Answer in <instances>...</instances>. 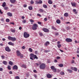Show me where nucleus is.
Returning <instances> with one entry per match:
<instances>
[{"instance_id":"1","label":"nucleus","mask_w":79,"mask_h":79,"mask_svg":"<svg viewBox=\"0 0 79 79\" xmlns=\"http://www.w3.org/2000/svg\"><path fill=\"white\" fill-rule=\"evenodd\" d=\"M30 59L31 60H33V58H34V59H38V57H37V56L36 55H34V54L31 53L30 54Z\"/></svg>"},{"instance_id":"2","label":"nucleus","mask_w":79,"mask_h":79,"mask_svg":"<svg viewBox=\"0 0 79 79\" xmlns=\"http://www.w3.org/2000/svg\"><path fill=\"white\" fill-rule=\"evenodd\" d=\"M45 67H46V66H45V64L44 63H43L42 64H41L40 65V68L41 69H44L45 68Z\"/></svg>"},{"instance_id":"3","label":"nucleus","mask_w":79,"mask_h":79,"mask_svg":"<svg viewBox=\"0 0 79 79\" xmlns=\"http://www.w3.org/2000/svg\"><path fill=\"white\" fill-rule=\"evenodd\" d=\"M33 26L32 27V29L33 30H35L37 29V27H38V25L37 24L35 23Z\"/></svg>"},{"instance_id":"4","label":"nucleus","mask_w":79,"mask_h":79,"mask_svg":"<svg viewBox=\"0 0 79 79\" xmlns=\"http://www.w3.org/2000/svg\"><path fill=\"white\" fill-rule=\"evenodd\" d=\"M30 36V35L28 34L27 33L25 32L23 34V36L25 38H28Z\"/></svg>"},{"instance_id":"5","label":"nucleus","mask_w":79,"mask_h":79,"mask_svg":"<svg viewBox=\"0 0 79 79\" xmlns=\"http://www.w3.org/2000/svg\"><path fill=\"white\" fill-rule=\"evenodd\" d=\"M5 50L6 52H11V49H10V48H9V47L8 46L5 47Z\"/></svg>"},{"instance_id":"6","label":"nucleus","mask_w":79,"mask_h":79,"mask_svg":"<svg viewBox=\"0 0 79 79\" xmlns=\"http://www.w3.org/2000/svg\"><path fill=\"white\" fill-rule=\"evenodd\" d=\"M65 41L67 42H71L72 41V39L70 38H66L65 39Z\"/></svg>"},{"instance_id":"7","label":"nucleus","mask_w":79,"mask_h":79,"mask_svg":"<svg viewBox=\"0 0 79 79\" xmlns=\"http://www.w3.org/2000/svg\"><path fill=\"white\" fill-rule=\"evenodd\" d=\"M17 55L18 56H20V55H21V52L19 51H16Z\"/></svg>"},{"instance_id":"8","label":"nucleus","mask_w":79,"mask_h":79,"mask_svg":"<svg viewBox=\"0 0 79 79\" xmlns=\"http://www.w3.org/2000/svg\"><path fill=\"white\" fill-rule=\"evenodd\" d=\"M42 64V63L40 62L38 63H36L35 64V65H36V66H39V65Z\"/></svg>"},{"instance_id":"9","label":"nucleus","mask_w":79,"mask_h":79,"mask_svg":"<svg viewBox=\"0 0 79 79\" xmlns=\"http://www.w3.org/2000/svg\"><path fill=\"white\" fill-rule=\"evenodd\" d=\"M43 30L45 32H48V29H46L45 28L43 29Z\"/></svg>"},{"instance_id":"10","label":"nucleus","mask_w":79,"mask_h":79,"mask_svg":"<svg viewBox=\"0 0 79 79\" xmlns=\"http://www.w3.org/2000/svg\"><path fill=\"white\" fill-rule=\"evenodd\" d=\"M71 4L72 6H74V7H75V6H76V4L74 2H71Z\"/></svg>"},{"instance_id":"11","label":"nucleus","mask_w":79,"mask_h":79,"mask_svg":"<svg viewBox=\"0 0 79 79\" xmlns=\"http://www.w3.org/2000/svg\"><path fill=\"white\" fill-rule=\"evenodd\" d=\"M49 44H50V42L48 41H47L46 43H45L44 45L47 47L48 45H49Z\"/></svg>"},{"instance_id":"12","label":"nucleus","mask_w":79,"mask_h":79,"mask_svg":"<svg viewBox=\"0 0 79 79\" xmlns=\"http://www.w3.org/2000/svg\"><path fill=\"white\" fill-rule=\"evenodd\" d=\"M8 44H9V45H12V46H13V45H14V43H12L11 42H9L8 43Z\"/></svg>"},{"instance_id":"13","label":"nucleus","mask_w":79,"mask_h":79,"mask_svg":"<svg viewBox=\"0 0 79 79\" xmlns=\"http://www.w3.org/2000/svg\"><path fill=\"white\" fill-rule=\"evenodd\" d=\"M13 69H18V66L16 65H15L13 67Z\"/></svg>"},{"instance_id":"14","label":"nucleus","mask_w":79,"mask_h":79,"mask_svg":"<svg viewBox=\"0 0 79 79\" xmlns=\"http://www.w3.org/2000/svg\"><path fill=\"white\" fill-rule=\"evenodd\" d=\"M7 15L8 16H10V17H11V16H12V14L10 12H8L7 13Z\"/></svg>"},{"instance_id":"15","label":"nucleus","mask_w":79,"mask_h":79,"mask_svg":"<svg viewBox=\"0 0 79 79\" xmlns=\"http://www.w3.org/2000/svg\"><path fill=\"white\" fill-rule=\"evenodd\" d=\"M64 16L65 17H68V16H69V14H68V13H65L64 14Z\"/></svg>"},{"instance_id":"16","label":"nucleus","mask_w":79,"mask_h":79,"mask_svg":"<svg viewBox=\"0 0 79 79\" xmlns=\"http://www.w3.org/2000/svg\"><path fill=\"white\" fill-rule=\"evenodd\" d=\"M3 63L4 64V65H7V64H8V62L6 61H4L3 62Z\"/></svg>"},{"instance_id":"17","label":"nucleus","mask_w":79,"mask_h":79,"mask_svg":"<svg viewBox=\"0 0 79 79\" xmlns=\"http://www.w3.org/2000/svg\"><path fill=\"white\" fill-rule=\"evenodd\" d=\"M16 40V39L15 38V37H12V39L11 40H12V41H15V40Z\"/></svg>"},{"instance_id":"18","label":"nucleus","mask_w":79,"mask_h":79,"mask_svg":"<svg viewBox=\"0 0 79 79\" xmlns=\"http://www.w3.org/2000/svg\"><path fill=\"white\" fill-rule=\"evenodd\" d=\"M47 76L48 78H51L52 77V75L50 74H47Z\"/></svg>"},{"instance_id":"19","label":"nucleus","mask_w":79,"mask_h":79,"mask_svg":"<svg viewBox=\"0 0 79 79\" xmlns=\"http://www.w3.org/2000/svg\"><path fill=\"white\" fill-rule=\"evenodd\" d=\"M10 31L12 32H13V33H15L16 31L15 29H10Z\"/></svg>"},{"instance_id":"20","label":"nucleus","mask_w":79,"mask_h":79,"mask_svg":"<svg viewBox=\"0 0 79 79\" xmlns=\"http://www.w3.org/2000/svg\"><path fill=\"white\" fill-rule=\"evenodd\" d=\"M12 37L9 36L8 37V39L9 40H11V39H12Z\"/></svg>"},{"instance_id":"21","label":"nucleus","mask_w":79,"mask_h":79,"mask_svg":"<svg viewBox=\"0 0 79 79\" xmlns=\"http://www.w3.org/2000/svg\"><path fill=\"white\" fill-rule=\"evenodd\" d=\"M6 6V3L5 2H4L2 3V6L3 7H5Z\"/></svg>"},{"instance_id":"22","label":"nucleus","mask_w":79,"mask_h":79,"mask_svg":"<svg viewBox=\"0 0 79 79\" xmlns=\"http://www.w3.org/2000/svg\"><path fill=\"white\" fill-rule=\"evenodd\" d=\"M58 66L59 67H63V64H60L58 65Z\"/></svg>"},{"instance_id":"23","label":"nucleus","mask_w":79,"mask_h":79,"mask_svg":"<svg viewBox=\"0 0 79 79\" xmlns=\"http://www.w3.org/2000/svg\"><path fill=\"white\" fill-rule=\"evenodd\" d=\"M11 66H10V65H8V66H7V68L8 69H9V70H11Z\"/></svg>"},{"instance_id":"24","label":"nucleus","mask_w":79,"mask_h":79,"mask_svg":"<svg viewBox=\"0 0 79 79\" xmlns=\"http://www.w3.org/2000/svg\"><path fill=\"white\" fill-rule=\"evenodd\" d=\"M56 23H57V24H60V20L59 19H58L56 21Z\"/></svg>"},{"instance_id":"25","label":"nucleus","mask_w":79,"mask_h":79,"mask_svg":"<svg viewBox=\"0 0 79 79\" xmlns=\"http://www.w3.org/2000/svg\"><path fill=\"white\" fill-rule=\"evenodd\" d=\"M43 7H44V8H47V6L45 4H43Z\"/></svg>"},{"instance_id":"26","label":"nucleus","mask_w":79,"mask_h":79,"mask_svg":"<svg viewBox=\"0 0 79 79\" xmlns=\"http://www.w3.org/2000/svg\"><path fill=\"white\" fill-rule=\"evenodd\" d=\"M28 9L30 10H32V7L31 6H29L28 7Z\"/></svg>"},{"instance_id":"27","label":"nucleus","mask_w":79,"mask_h":79,"mask_svg":"<svg viewBox=\"0 0 79 79\" xmlns=\"http://www.w3.org/2000/svg\"><path fill=\"white\" fill-rule=\"evenodd\" d=\"M67 71H69V72L70 73H73V71L71 70L70 69H67Z\"/></svg>"},{"instance_id":"28","label":"nucleus","mask_w":79,"mask_h":79,"mask_svg":"<svg viewBox=\"0 0 79 79\" xmlns=\"http://www.w3.org/2000/svg\"><path fill=\"white\" fill-rule=\"evenodd\" d=\"M10 2L11 3H15L16 2V0H10Z\"/></svg>"},{"instance_id":"29","label":"nucleus","mask_w":79,"mask_h":79,"mask_svg":"<svg viewBox=\"0 0 79 79\" xmlns=\"http://www.w3.org/2000/svg\"><path fill=\"white\" fill-rule=\"evenodd\" d=\"M52 71L54 73H56V69L55 68L54 69H53L52 70Z\"/></svg>"},{"instance_id":"30","label":"nucleus","mask_w":79,"mask_h":79,"mask_svg":"<svg viewBox=\"0 0 79 79\" xmlns=\"http://www.w3.org/2000/svg\"><path fill=\"white\" fill-rule=\"evenodd\" d=\"M73 12H74L75 14H77V12L76 11V10L74 9L73 10Z\"/></svg>"},{"instance_id":"31","label":"nucleus","mask_w":79,"mask_h":79,"mask_svg":"<svg viewBox=\"0 0 79 79\" xmlns=\"http://www.w3.org/2000/svg\"><path fill=\"white\" fill-rule=\"evenodd\" d=\"M9 64H10V65H13V62H11V61H10L9 62Z\"/></svg>"},{"instance_id":"32","label":"nucleus","mask_w":79,"mask_h":79,"mask_svg":"<svg viewBox=\"0 0 79 79\" xmlns=\"http://www.w3.org/2000/svg\"><path fill=\"white\" fill-rule=\"evenodd\" d=\"M39 11H40V13H43L44 12V10L42 9H40L39 10Z\"/></svg>"},{"instance_id":"33","label":"nucleus","mask_w":79,"mask_h":79,"mask_svg":"<svg viewBox=\"0 0 79 79\" xmlns=\"http://www.w3.org/2000/svg\"><path fill=\"white\" fill-rule=\"evenodd\" d=\"M39 4H42V1L41 0H40L39 1Z\"/></svg>"},{"instance_id":"34","label":"nucleus","mask_w":79,"mask_h":79,"mask_svg":"<svg viewBox=\"0 0 79 79\" xmlns=\"http://www.w3.org/2000/svg\"><path fill=\"white\" fill-rule=\"evenodd\" d=\"M39 34L40 36H43V35H44V34H43V33H42L40 32L39 33Z\"/></svg>"},{"instance_id":"35","label":"nucleus","mask_w":79,"mask_h":79,"mask_svg":"<svg viewBox=\"0 0 79 79\" xmlns=\"http://www.w3.org/2000/svg\"><path fill=\"white\" fill-rule=\"evenodd\" d=\"M22 67H23V68H27L26 66L24 64H23L22 65Z\"/></svg>"},{"instance_id":"36","label":"nucleus","mask_w":79,"mask_h":79,"mask_svg":"<svg viewBox=\"0 0 79 79\" xmlns=\"http://www.w3.org/2000/svg\"><path fill=\"white\" fill-rule=\"evenodd\" d=\"M73 70H74V71H77V69L76 67H74Z\"/></svg>"},{"instance_id":"37","label":"nucleus","mask_w":79,"mask_h":79,"mask_svg":"<svg viewBox=\"0 0 79 79\" xmlns=\"http://www.w3.org/2000/svg\"><path fill=\"white\" fill-rule=\"evenodd\" d=\"M60 74L61 75H64V73L63 72H61Z\"/></svg>"},{"instance_id":"38","label":"nucleus","mask_w":79,"mask_h":79,"mask_svg":"<svg viewBox=\"0 0 79 79\" xmlns=\"http://www.w3.org/2000/svg\"><path fill=\"white\" fill-rule=\"evenodd\" d=\"M55 68V67L53 66H52L51 67V69H52V70H53V69H54Z\"/></svg>"},{"instance_id":"39","label":"nucleus","mask_w":79,"mask_h":79,"mask_svg":"<svg viewBox=\"0 0 79 79\" xmlns=\"http://www.w3.org/2000/svg\"><path fill=\"white\" fill-rule=\"evenodd\" d=\"M48 3H49V4H52V3H53V2H52L50 0H49L48 1Z\"/></svg>"},{"instance_id":"40","label":"nucleus","mask_w":79,"mask_h":79,"mask_svg":"<svg viewBox=\"0 0 79 79\" xmlns=\"http://www.w3.org/2000/svg\"><path fill=\"white\" fill-rule=\"evenodd\" d=\"M57 46L58 48H60L61 47V45L60 44H57Z\"/></svg>"},{"instance_id":"41","label":"nucleus","mask_w":79,"mask_h":79,"mask_svg":"<svg viewBox=\"0 0 79 79\" xmlns=\"http://www.w3.org/2000/svg\"><path fill=\"white\" fill-rule=\"evenodd\" d=\"M30 3H31V4H34V2L32 0H31V1H30Z\"/></svg>"},{"instance_id":"42","label":"nucleus","mask_w":79,"mask_h":79,"mask_svg":"<svg viewBox=\"0 0 79 79\" xmlns=\"http://www.w3.org/2000/svg\"><path fill=\"white\" fill-rule=\"evenodd\" d=\"M6 22H7L8 23H9V22H10V19H6Z\"/></svg>"},{"instance_id":"43","label":"nucleus","mask_w":79,"mask_h":79,"mask_svg":"<svg viewBox=\"0 0 79 79\" xmlns=\"http://www.w3.org/2000/svg\"><path fill=\"white\" fill-rule=\"evenodd\" d=\"M29 51L30 52H32V49H31V48H29Z\"/></svg>"},{"instance_id":"44","label":"nucleus","mask_w":79,"mask_h":79,"mask_svg":"<svg viewBox=\"0 0 79 79\" xmlns=\"http://www.w3.org/2000/svg\"><path fill=\"white\" fill-rule=\"evenodd\" d=\"M36 4H39V1L37 0L35 1Z\"/></svg>"},{"instance_id":"45","label":"nucleus","mask_w":79,"mask_h":79,"mask_svg":"<svg viewBox=\"0 0 79 79\" xmlns=\"http://www.w3.org/2000/svg\"><path fill=\"white\" fill-rule=\"evenodd\" d=\"M22 22L23 23H26V20H23L22 21Z\"/></svg>"},{"instance_id":"46","label":"nucleus","mask_w":79,"mask_h":79,"mask_svg":"<svg viewBox=\"0 0 79 79\" xmlns=\"http://www.w3.org/2000/svg\"><path fill=\"white\" fill-rule=\"evenodd\" d=\"M60 57L59 56H58L56 58V59L57 60H60Z\"/></svg>"},{"instance_id":"47","label":"nucleus","mask_w":79,"mask_h":79,"mask_svg":"<svg viewBox=\"0 0 79 79\" xmlns=\"http://www.w3.org/2000/svg\"><path fill=\"white\" fill-rule=\"evenodd\" d=\"M30 22L31 23H34V21L32 19H31L30 20Z\"/></svg>"},{"instance_id":"48","label":"nucleus","mask_w":79,"mask_h":79,"mask_svg":"<svg viewBox=\"0 0 79 79\" xmlns=\"http://www.w3.org/2000/svg\"><path fill=\"white\" fill-rule=\"evenodd\" d=\"M15 79H19V77L18 76H17L15 77Z\"/></svg>"},{"instance_id":"49","label":"nucleus","mask_w":79,"mask_h":79,"mask_svg":"<svg viewBox=\"0 0 79 79\" xmlns=\"http://www.w3.org/2000/svg\"><path fill=\"white\" fill-rule=\"evenodd\" d=\"M54 61V63H57L58 62V61L56 59Z\"/></svg>"},{"instance_id":"50","label":"nucleus","mask_w":79,"mask_h":79,"mask_svg":"<svg viewBox=\"0 0 79 79\" xmlns=\"http://www.w3.org/2000/svg\"><path fill=\"white\" fill-rule=\"evenodd\" d=\"M1 58H2V59H4L5 58V56H2Z\"/></svg>"},{"instance_id":"51","label":"nucleus","mask_w":79,"mask_h":79,"mask_svg":"<svg viewBox=\"0 0 79 79\" xmlns=\"http://www.w3.org/2000/svg\"><path fill=\"white\" fill-rule=\"evenodd\" d=\"M4 10H8V7H5L4 8Z\"/></svg>"},{"instance_id":"52","label":"nucleus","mask_w":79,"mask_h":79,"mask_svg":"<svg viewBox=\"0 0 79 79\" xmlns=\"http://www.w3.org/2000/svg\"><path fill=\"white\" fill-rule=\"evenodd\" d=\"M35 53L36 54V55H37V54H38V51H35Z\"/></svg>"},{"instance_id":"53","label":"nucleus","mask_w":79,"mask_h":79,"mask_svg":"<svg viewBox=\"0 0 79 79\" xmlns=\"http://www.w3.org/2000/svg\"><path fill=\"white\" fill-rule=\"evenodd\" d=\"M3 70V69L2 68H0V71H2Z\"/></svg>"},{"instance_id":"54","label":"nucleus","mask_w":79,"mask_h":79,"mask_svg":"<svg viewBox=\"0 0 79 79\" xmlns=\"http://www.w3.org/2000/svg\"><path fill=\"white\" fill-rule=\"evenodd\" d=\"M20 58H23V54H20Z\"/></svg>"},{"instance_id":"55","label":"nucleus","mask_w":79,"mask_h":79,"mask_svg":"<svg viewBox=\"0 0 79 79\" xmlns=\"http://www.w3.org/2000/svg\"><path fill=\"white\" fill-rule=\"evenodd\" d=\"M37 16H40V17H41V15H40V14H37Z\"/></svg>"},{"instance_id":"56","label":"nucleus","mask_w":79,"mask_h":79,"mask_svg":"<svg viewBox=\"0 0 79 79\" xmlns=\"http://www.w3.org/2000/svg\"><path fill=\"white\" fill-rule=\"evenodd\" d=\"M44 20L45 21H47V18H44Z\"/></svg>"},{"instance_id":"57","label":"nucleus","mask_w":79,"mask_h":79,"mask_svg":"<svg viewBox=\"0 0 79 79\" xmlns=\"http://www.w3.org/2000/svg\"><path fill=\"white\" fill-rule=\"evenodd\" d=\"M74 63V60H72L71 62V63L73 64Z\"/></svg>"},{"instance_id":"58","label":"nucleus","mask_w":79,"mask_h":79,"mask_svg":"<svg viewBox=\"0 0 79 79\" xmlns=\"http://www.w3.org/2000/svg\"><path fill=\"white\" fill-rule=\"evenodd\" d=\"M33 72H34V73H37V71H36V70H33Z\"/></svg>"},{"instance_id":"59","label":"nucleus","mask_w":79,"mask_h":79,"mask_svg":"<svg viewBox=\"0 0 79 79\" xmlns=\"http://www.w3.org/2000/svg\"><path fill=\"white\" fill-rule=\"evenodd\" d=\"M38 23L39 24H41L42 23H41V22H38Z\"/></svg>"},{"instance_id":"60","label":"nucleus","mask_w":79,"mask_h":79,"mask_svg":"<svg viewBox=\"0 0 79 79\" xmlns=\"http://www.w3.org/2000/svg\"><path fill=\"white\" fill-rule=\"evenodd\" d=\"M52 29H54V30H55V28L53 26L52 27Z\"/></svg>"},{"instance_id":"61","label":"nucleus","mask_w":79,"mask_h":79,"mask_svg":"<svg viewBox=\"0 0 79 79\" xmlns=\"http://www.w3.org/2000/svg\"><path fill=\"white\" fill-rule=\"evenodd\" d=\"M9 73L10 74H13V73L12 72V71H10L9 72Z\"/></svg>"},{"instance_id":"62","label":"nucleus","mask_w":79,"mask_h":79,"mask_svg":"<svg viewBox=\"0 0 79 79\" xmlns=\"http://www.w3.org/2000/svg\"><path fill=\"white\" fill-rule=\"evenodd\" d=\"M23 7H24L25 8L27 7V5H23Z\"/></svg>"},{"instance_id":"63","label":"nucleus","mask_w":79,"mask_h":79,"mask_svg":"<svg viewBox=\"0 0 79 79\" xmlns=\"http://www.w3.org/2000/svg\"><path fill=\"white\" fill-rule=\"evenodd\" d=\"M22 49H25V46H23L22 47Z\"/></svg>"},{"instance_id":"64","label":"nucleus","mask_w":79,"mask_h":79,"mask_svg":"<svg viewBox=\"0 0 79 79\" xmlns=\"http://www.w3.org/2000/svg\"><path fill=\"white\" fill-rule=\"evenodd\" d=\"M66 29H67V30H69V27H66Z\"/></svg>"}]
</instances>
